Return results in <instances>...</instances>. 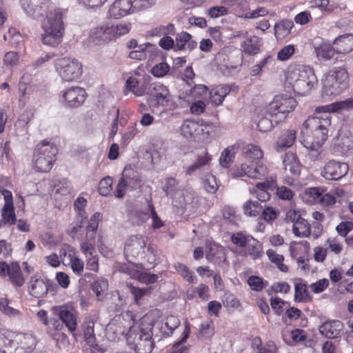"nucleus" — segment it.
Returning <instances> with one entry per match:
<instances>
[{"mask_svg": "<svg viewBox=\"0 0 353 353\" xmlns=\"http://www.w3.org/2000/svg\"><path fill=\"white\" fill-rule=\"evenodd\" d=\"M51 0H20V6L26 15L34 20H40L46 16L42 23L43 44L56 46L61 43L64 33L63 18L67 10L55 8L50 10Z\"/></svg>", "mask_w": 353, "mask_h": 353, "instance_id": "nucleus-1", "label": "nucleus"}, {"mask_svg": "<svg viewBox=\"0 0 353 353\" xmlns=\"http://www.w3.org/2000/svg\"><path fill=\"white\" fill-rule=\"evenodd\" d=\"M316 83L314 72L308 65H299L290 69L286 74L285 85L292 88L299 95L308 94Z\"/></svg>", "mask_w": 353, "mask_h": 353, "instance_id": "nucleus-2", "label": "nucleus"}, {"mask_svg": "<svg viewBox=\"0 0 353 353\" xmlns=\"http://www.w3.org/2000/svg\"><path fill=\"white\" fill-rule=\"evenodd\" d=\"M58 149L50 141L44 140L37 145L33 157V168L39 172H49L56 161Z\"/></svg>", "mask_w": 353, "mask_h": 353, "instance_id": "nucleus-3", "label": "nucleus"}, {"mask_svg": "<svg viewBox=\"0 0 353 353\" xmlns=\"http://www.w3.org/2000/svg\"><path fill=\"white\" fill-rule=\"evenodd\" d=\"M152 336L150 329L134 325L130 327L127 334V343L137 353H150L154 345Z\"/></svg>", "mask_w": 353, "mask_h": 353, "instance_id": "nucleus-4", "label": "nucleus"}, {"mask_svg": "<svg viewBox=\"0 0 353 353\" xmlns=\"http://www.w3.org/2000/svg\"><path fill=\"white\" fill-rule=\"evenodd\" d=\"M347 83L346 70L335 68L330 70L323 79V95L332 97L340 94L347 87Z\"/></svg>", "mask_w": 353, "mask_h": 353, "instance_id": "nucleus-5", "label": "nucleus"}, {"mask_svg": "<svg viewBox=\"0 0 353 353\" xmlns=\"http://www.w3.org/2000/svg\"><path fill=\"white\" fill-rule=\"evenodd\" d=\"M296 106L294 98L285 95L279 94L265 107V112H269L270 117L274 118V123L278 124L287 117Z\"/></svg>", "mask_w": 353, "mask_h": 353, "instance_id": "nucleus-6", "label": "nucleus"}, {"mask_svg": "<svg viewBox=\"0 0 353 353\" xmlns=\"http://www.w3.org/2000/svg\"><path fill=\"white\" fill-rule=\"evenodd\" d=\"M55 69L60 77L65 81L78 79L82 74V65L75 59L63 57L57 59Z\"/></svg>", "mask_w": 353, "mask_h": 353, "instance_id": "nucleus-7", "label": "nucleus"}, {"mask_svg": "<svg viewBox=\"0 0 353 353\" xmlns=\"http://www.w3.org/2000/svg\"><path fill=\"white\" fill-rule=\"evenodd\" d=\"M146 239L141 234L133 235L125 243L124 252L127 259H142L146 249Z\"/></svg>", "mask_w": 353, "mask_h": 353, "instance_id": "nucleus-8", "label": "nucleus"}, {"mask_svg": "<svg viewBox=\"0 0 353 353\" xmlns=\"http://www.w3.org/2000/svg\"><path fill=\"white\" fill-rule=\"evenodd\" d=\"M148 94L149 100L154 101L157 105L167 106L172 101V96L168 88L161 83L155 82L150 84Z\"/></svg>", "mask_w": 353, "mask_h": 353, "instance_id": "nucleus-9", "label": "nucleus"}, {"mask_svg": "<svg viewBox=\"0 0 353 353\" xmlns=\"http://www.w3.org/2000/svg\"><path fill=\"white\" fill-rule=\"evenodd\" d=\"M349 170L346 163L330 160L326 163L321 171V175L327 180H339L345 176Z\"/></svg>", "mask_w": 353, "mask_h": 353, "instance_id": "nucleus-10", "label": "nucleus"}, {"mask_svg": "<svg viewBox=\"0 0 353 353\" xmlns=\"http://www.w3.org/2000/svg\"><path fill=\"white\" fill-rule=\"evenodd\" d=\"M315 116L310 117L303 123L302 129L316 130H328L331 125V115L327 111H317Z\"/></svg>", "mask_w": 353, "mask_h": 353, "instance_id": "nucleus-11", "label": "nucleus"}, {"mask_svg": "<svg viewBox=\"0 0 353 353\" xmlns=\"http://www.w3.org/2000/svg\"><path fill=\"white\" fill-rule=\"evenodd\" d=\"M193 200V193L185 189H177L172 196V204L179 210L178 213H183L186 210L192 211Z\"/></svg>", "mask_w": 353, "mask_h": 353, "instance_id": "nucleus-12", "label": "nucleus"}, {"mask_svg": "<svg viewBox=\"0 0 353 353\" xmlns=\"http://www.w3.org/2000/svg\"><path fill=\"white\" fill-rule=\"evenodd\" d=\"M268 174V168L261 163H242L237 169L236 175L237 176H247L253 179H263Z\"/></svg>", "mask_w": 353, "mask_h": 353, "instance_id": "nucleus-13", "label": "nucleus"}, {"mask_svg": "<svg viewBox=\"0 0 353 353\" xmlns=\"http://www.w3.org/2000/svg\"><path fill=\"white\" fill-rule=\"evenodd\" d=\"M328 130H316L302 129V141L303 146L306 148H321L327 137Z\"/></svg>", "mask_w": 353, "mask_h": 353, "instance_id": "nucleus-14", "label": "nucleus"}, {"mask_svg": "<svg viewBox=\"0 0 353 353\" xmlns=\"http://www.w3.org/2000/svg\"><path fill=\"white\" fill-rule=\"evenodd\" d=\"M0 194L3 196L5 203L1 209V219L0 222L2 225H13L16 223V214L12 202V194L10 191L1 189Z\"/></svg>", "mask_w": 353, "mask_h": 353, "instance_id": "nucleus-15", "label": "nucleus"}, {"mask_svg": "<svg viewBox=\"0 0 353 353\" xmlns=\"http://www.w3.org/2000/svg\"><path fill=\"white\" fill-rule=\"evenodd\" d=\"M135 12L132 0H116L110 6L108 12L111 17L119 19Z\"/></svg>", "mask_w": 353, "mask_h": 353, "instance_id": "nucleus-16", "label": "nucleus"}, {"mask_svg": "<svg viewBox=\"0 0 353 353\" xmlns=\"http://www.w3.org/2000/svg\"><path fill=\"white\" fill-rule=\"evenodd\" d=\"M85 96V91L82 88L72 87L63 92L62 97L69 107L76 108L83 103Z\"/></svg>", "mask_w": 353, "mask_h": 353, "instance_id": "nucleus-17", "label": "nucleus"}, {"mask_svg": "<svg viewBox=\"0 0 353 353\" xmlns=\"http://www.w3.org/2000/svg\"><path fill=\"white\" fill-rule=\"evenodd\" d=\"M109 26L103 25L92 28L89 34V43L93 45H103L112 40Z\"/></svg>", "mask_w": 353, "mask_h": 353, "instance_id": "nucleus-18", "label": "nucleus"}, {"mask_svg": "<svg viewBox=\"0 0 353 353\" xmlns=\"http://www.w3.org/2000/svg\"><path fill=\"white\" fill-rule=\"evenodd\" d=\"M343 327V323L339 320L327 321L319 327V332L327 339H336L341 336Z\"/></svg>", "mask_w": 353, "mask_h": 353, "instance_id": "nucleus-19", "label": "nucleus"}, {"mask_svg": "<svg viewBox=\"0 0 353 353\" xmlns=\"http://www.w3.org/2000/svg\"><path fill=\"white\" fill-rule=\"evenodd\" d=\"M30 283V294L36 298H41L48 293L51 281L33 276L31 278Z\"/></svg>", "mask_w": 353, "mask_h": 353, "instance_id": "nucleus-20", "label": "nucleus"}, {"mask_svg": "<svg viewBox=\"0 0 353 353\" xmlns=\"http://www.w3.org/2000/svg\"><path fill=\"white\" fill-rule=\"evenodd\" d=\"M157 47L150 43H145L138 46V49L132 50L129 53V57L132 59L144 60L148 58H152L156 52Z\"/></svg>", "mask_w": 353, "mask_h": 353, "instance_id": "nucleus-21", "label": "nucleus"}, {"mask_svg": "<svg viewBox=\"0 0 353 353\" xmlns=\"http://www.w3.org/2000/svg\"><path fill=\"white\" fill-rule=\"evenodd\" d=\"M211 161L212 156L206 150L201 151L196 155L194 162L187 168L185 171L186 174L192 175L205 166L209 165Z\"/></svg>", "mask_w": 353, "mask_h": 353, "instance_id": "nucleus-22", "label": "nucleus"}, {"mask_svg": "<svg viewBox=\"0 0 353 353\" xmlns=\"http://www.w3.org/2000/svg\"><path fill=\"white\" fill-rule=\"evenodd\" d=\"M59 316L62 322L68 327V330L72 333V336H75V330L77 325V317L74 311L66 307H61L59 310Z\"/></svg>", "mask_w": 353, "mask_h": 353, "instance_id": "nucleus-23", "label": "nucleus"}, {"mask_svg": "<svg viewBox=\"0 0 353 353\" xmlns=\"http://www.w3.org/2000/svg\"><path fill=\"white\" fill-rule=\"evenodd\" d=\"M276 186L275 179L270 176L263 183H258L256 185L255 194L258 201L264 202L270 197L269 190H273Z\"/></svg>", "mask_w": 353, "mask_h": 353, "instance_id": "nucleus-24", "label": "nucleus"}, {"mask_svg": "<svg viewBox=\"0 0 353 353\" xmlns=\"http://www.w3.org/2000/svg\"><path fill=\"white\" fill-rule=\"evenodd\" d=\"M336 53L347 54L353 50V34H346L339 36L333 41Z\"/></svg>", "mask_w": 353, "mask_h": 353, "instance_id": "nucleus-25", "label": "nucleus"}, {"mask_svg": "<svg viewBox=\"0 0 353 353\" xmlns=\"http://www.w3.org/2000/svg\"><path fill=\"white\" fill-rule=\"evenodd\" d=\"M296 139V131L294 130H288L283 132V134L278 138L275 149L279 152L285 148L291 147Z\"/></svg>", "mask_w": 353, "mask_h": 353, "instance_id": "nucleus-26", "label": "nucleus"}, {"mask_svg": "<svg viewBox=\"0 0 353 353\" xmlns=\"http://www.w3.org/2000/svg\"><path fill=\"white\" fill-rule=\"evenodd\" d=\"M353 108V98H350L344 101L335 102L332 104L319 106L316 108L317 111H327L331 114L332 112L338 110H350Z\"/></svg>", "mask_w": 353, "mask_h": 353, "instance_id": "nucleus-27", "label": "nucleus"}, {"mask_svg": "<svg viewBox=\"0 0 353 353\" xmlns=\"http://www.w3.org/2000/svg\"><path fill=\"white\" fill-rule=\"evenodd\" d=\"M265 107L258 114L257 128L262 132H267L273 128L274 118L270 117L269 112H265Z\"/></svg>", "mask_w": 353, "mask_h": 353, "instance_id": "nucleus-28", "label": "nucleus"}, {"mask_svg": "<svg viewBox=\"0 0 353 353\" xmlns=\"http://www.w3.org/2000/svg\"><path fill=\"white\" fill-rule=\"evenodd\" d=\"M283 164L285 170L289 171L294 174H297L300 172V163L296 154L289 152L285 154L283 159Z\"/></svg>", "mask_w": 353, "mask_h": 353, "instance_id": "nucleus-29", "label": "nucleus"}, {"mask_svg": "<svg viewBox=\"0 0 353 353\" xmlns=\"http://www.w3.org/2000/svg\"><path fill=\"white\" fill-rule=\"evenodd\" d=\"M230 91V89L227 85H219L212 89L210 92L212 103L215 105H221Z\"/></svg>", "mask_w": 353, "mask_h": 353, "instance_id": "nucleus-30", "label": "nucleus"}, {"mask_svg": "<svg viewBox=\"0 0 353 353\" xmlns=\"http://www.w3.org/2000/svg\"><path fill=\"white\" fill-rule=\"evenodd\" d=\"M8 276L10 281L17 286H21L25 282V279L21 272L20 266L17 263H12L10 264V270H8Z\"/></svg>", "mask_w": 353, "mask_h": 353, "instance_id": "nucleus-31", "label": "nucleus"}, {"mask_svg": "<svg viewBox=\"0 0 353 353\" xmlns=\"http://www.w3.org/2000/svg\"><path fill=\"white\" fill-rule=\"evenodd\" d=\"M180 325V320L173 316L170 315L165 319L163 323L160 327V331L165 336H170L172 334L173 331L176 329Z\"/></svg>", "mask_w": 353, "mask_h": 353, "instance_id": "nucleus-32", "label": "nucleus"}, {"mask_svg": "<svg viewBox=\"0 0 353 353\" xmlns=\"http://www.w3.org/2000/svg\"><path fill=\"white\" fill-rule=\"evenodd\" d=\"M92 290L95 294L98 301H102L106 294L108 289V280L104 278H100L94 281L92 285Z\"/></svg>", "mask_w": 353, "mask_h": 353, "instance_id": "nucleus-33", "label": "nucleus"}, {"mask_svg": "<svg viewBox=\"0 0 353 353\" xmlns=\"http://www.w3.org/2000/svg\"><path fill=\"white\" fill-rule=\"evenodd\" d=\"M314 51L318 57L328 61L333 57L336 48L330 43H323L319 46H315Z\"/></svg>", "mask_w": 353, "mask_h": 353, "instance_id": "nucleus-34", "label": "nucleus"}, {"mask_svg": "<svg viewBox=\"0 0 353 353\" xmlns=\"http://www.w3.org/2000/svg\"><path fill=\"white\" fill-rule=\"evenodd\" d=\"M323 193V188L313 187L306 188L303 192V198L305 202L319 204L321 195Z\"/></svg>", "mask_w": 353, "mask_h": 353, "instance_id": "nucleus-35", "label": "nucleus"}, {"mask_svg": "<svg viewBox=\"0 0 353 353\" xmlns=\"http://www.w3.org/2000/svg\"><path fill=\"white\" fill-rule=\"evenodd\" d=\"M84 327V339L86 343L90 346L93 350L92 353H94L95 350H98V345L96 343V337L94 331V322L89 320Z\"/></svg>", "mask_w": 353, "mask_h": 353, "instance_id": "nucleus-36", "label": "nucleus"}, {"mask_svg": "<svg viewBox=\"0 0 353 353\" xmlns=\"http://www.w3.org/2000/svg\"><path fill=\"white\" fill-rule=\"evenodd\" d=\"M294 24L290 20H283L274 25V34L277 39H281L287 37Z\"/></svg>", "mask_w": 353, "mask_h": 353, "instance_id": "nucleus-37", "label": "nucleus"}, {"mask_svg": "<svg viewBox=\"0 0 353 353\" xmlns=\"http://www.w3.org/2000/svg\"><path fill=\"white\" fill-rule=\"evenodd\" d=\"M292 231L295 236L304 238L310 234V225L307 221L303 217L294 225H292Z\"/></svg>", "mask_w": 353, "mask_h": 353, "instance_id": "nucleus-38", "label": "nucleus"}, {"mask_svg": "<svg viewBox=\"0 0 353 353\" xmlns=\"http://www.w3.org/2000/svg\"><path fill=\"white\" fill-rule=\"evenodd\" d=\"M246 247V252L253 259L261 258L263 254L262 244L252 237Z\"/></svg>", "mask_w": 353, "mask_h": 353, "instance_id": "nucleus-39", "label": "nucleus"}, {"mask_svg": "<svg viewBox=\"0 0 353 353\" xmlns=\"http://www.w3.org/2000/svg\"><path fill=\"white\" fill-rule=\"evenodd\" d=\"M201 126L193 120H186L181 125V130L183 135L187 138L199 134Z\"/></svg>", "mask_w": 353, "mask_h": 353, "instance_id": "nucleus-40", "label": "nucleus"}, {"mask_svg": "<svg viewBox=\"0 0 353 353\" xmlns=\"http://www.w3.org/2000/svg\"><path fill=\"white\" fill-rule=\"evenodd\" d=\"M175 32V28L173 24L169 23L166 26H159L153 28L147 32V35L150 37H161L167 35H173Z\"/></svg>", "mask_w": 353, "mask_h": 353, "instance_id": "nucleus-41", "label": "nucleus"}, {"mask_svg": "<svg viewBox=\"0 0 353 353\" xmlns=\"http://www.w3.org/2000/svg\"><path fill=\"white\" fill-rule=\"evenodd\" d=\"M190 327L188 324L185 325V329L183 332L182 339L176 342L172 347L170 353H188L189 346L183 345V343L186 341L190 334Z\"/></svg>", "mask_w": 353, "mask_h": 353, "instance_id": "nucleus-42", "label": "nucleus"}, {"mask_svg": "<svg viewBox=\"0 0 353 353\" xmlns=\"http://www.w3.org/2000/svg\"><path fill=\"white\" fill-rule=\"evenodd\" d=\"M176 271L188 283H195L196 277L193 276V272L184 264L175 263L174 265Z\"/></svg>", "mask_w": 353, "mask_h": 353, "instance_id": "nucleus-43", "label": "nucleus"}, {"mask_svg": "<svg viewBox=\"0 0 353 353\" xmlns=\"http://www.w3.org/2000/svg\"><path fill=\"white\" fill-rule=\"evenodd\" d=\"M110 36L112 39H117L123 35L128 34L130 29V23H118L116 25L109 26Z\"/></svg>", "mask_w": 353, "mask_h": 353, "instance_id": "nucleus-44", "label": "nucleus"}, {"mask_svg": "<svg viewBox=\"0 0 353 353\" xmlns=\"http://www.w3.org/2000/svg\"><path fill=\"white\" fill-rule=\"evenodd\" d=\"M259 38L256 36L250 37L243 43V49L245 53L256 54L260 49Z\"/></svg>", "mask_w": 353, "mask_h": 353, "instance_id": "nucleus-45", "label": "nucleus"}, {"mask_svg": "<svg viewBox=\"0 0 353 353\" xmlns=\"http://www.w3.org/2000/svg\"><path fill=\"white\" fill-rule=\"evenodd\" d=\"M125 88L137 97H141L145 93V89L139 86V81L136 77H130L128 78L125 82Z\"/></svg>", "mask_w": 353, "mask_h": 353, "instance_id": "nucleus-46", "label": "nucleus"}, {"mask_svg": "<svg viewBox=\"0 0 353 353\" xmlns=\"http://www.w3.org/2000/svg\"><path fill=\"white\" fill-rule=\"evenodd\" d=\"M263 206L258 201H248L243 205L244 213L250 216H256L261 214Z\"/></svg>", "mask_w": 353, "mask_h": 353, "instance_id": "nucleus-47", "label": "nucleus"}, {"mask_svg": "<svg viewBox=\"0 0 353 353\" xmlns=\"http://www.w3.org/2000/svg\"><path fill=\"white\" fill-rule=\"evenodd\" d=\"M142 266L138 263H128L121 264L119 266V271L130 276L131 278L137 279L138 274Z\"/></svg>", "mask_w": 353, "mask_h": 353, "instance_id": "nucleus-48", "label": "nucleus"}, {"mask_svg": "<svg viewBox=\"0 0 353 353\" xmlns=\"http://www.w3.org/2000/svg\"><path fill=\"white\" fill-rule=\"evenodd\" d=\"M267 255L270 260L274 263L281 271L286 272L288 270L287 265L283 264L284 257L281 254H277L272 250H268Z\"/></svg>", "mask_w": 353, "mask_h": 353, "instance_id": "nucleus-49", "label": "nucleus"}, {"mask_svg": "<svg viewBox=\"0 0 353 353\" xmlns=\"http://www.w3.org/2000/svg\"><path fill=\"white\" fill-rule=\"evenodd\" d=\"M214 334L213 323L210 322L203 323L200 325L198 338L200 339H210Z\"/></svg>", "mask_w": 353, "mask_h": 353, "instance_id": "nucleus-50", "label": "nucleus"}, {"mask_svg": "<svg viewBox=\"0 0 353 353\" xmlns=\"http://www.w3.org/2000/svg\"><path fill=\"white\" fill-rule=\"evenodd\" d=\"M244 154L247 158L252 159H259L263 157V152L261 148L256 145L249 144L244 148Z\"/></svg>", "mask_w": 353, "mask_h": 353, "instance_id": "nucleus-51", "label": "nucleus"}, {"mask_svg": "<svg viewBox=\"0 0 353 353\" xmlns=\"http://www.w3.org/2000/svg\"><path fill=\"white\" fill-rule=\"evenodd\" d=\"M233 149V147L227 148L224 149L221 152V157L219 158V163L222 167L228 168L234 159V153L232 152Z\"/></svg>", "mask_w": 353, "mask_h": 353, "instance_id": "nucleus-52", "label": "nucleus"}, {"mask_svg": "<svg viewBox=\"0 0 353 353\" xmlns=\"http://www.w3.org/2000/svg\"><path fill=\"white\" fill-rule=\"evenodd\" d=\"M112 185V179L111 177H105L99 183L98 190L101 195L108 196L111 190Z\"/></svg>", "mask_w": 353, "mask_h": 353, "instance_id": "nucleus-53", "label": "nucleus"}, {"mask_svg": "<svg viewBox=\"0 0 353 353\" xmlns=\"http://www.w3.org/2000/svg\"><path fill=\"white\" fill-rule=\"evenodd\" d=\"M20 55L14 51H10L6 53L3 57V63L5 65L11 68L17 65L19 63Z\"/></svg>", "mask_w": 353, "mask_h": 353, "instance_id": "nucleus-54", "label": "nucleus"}, {"mask_svg": "<svg viewBox=\"0 0 353 353\" xmlns=\"http://www.w3.org/2000/svg\"><path fill=\"white\" fill-rule=\"evenodd\" d=\"M151 288H135L130 287V292L134 296V301L137 304H139L140 301L147 295H149L150 293Z\"/></svg>", "mask_w": 353, "mask_h": 353, "instance_id": "nucleus-55", "label": "nucleus"}, {"mask_svg": "<svg viewBox=\"0 0 353 353\" xmlns=\"http://www.w3.org/2000/svg\"><path fill=\"white\" fill-rule=\"evenodd\" d=\"M248 283L252 290L258 292L265 288L267 282L264 283L259 276H251L248 279Z\"/></svg>", "mask_w": 353, "mask_h": 353, "instance_id": "nucleus-56", "label": "nucleus"}, {"mask_svg": "<svg viewBox=\"0 0 353 353\" xmlns=\"http://www.w3.org/2000/svg\"><path fill=\"white\" fill-rule=\"evenodd\" d=\"M295 48L294 45L290 44L282 48L277 53V59L279 61H286L289 59L294 53Z\"/></svg>", "mask_w": 353, "mask_h": 353, "instance_id": "nucleus-57", "label": "nucleus"}, {"mask_svg": "<svg viewBox=\"0 0 353 353\" xmlns=\"http://www.w3.org/2000/svg\"><path fill=\"white\" fill-rule=\"evenodd\" d=\"M252 237V236H247L242 232H237L232 234L231 241L234 244L239 247H245Z\"/></svg>", "mask_w": 353, "mask_h": 353, "instance_id": "nucleus-58", "label": "nucleus"}, {"mask_svg": "<svg viewBox=\"0 0 353 353\" xmlns=\"http://www.w3.org/2000/svg\"><path fill=\"white\" fill-rule=\"evenodd\" d=\"M203 185L205 190L212 194L215 193L218 189L216 179L212 174H208L206 176L203 181Z\"/></svg>", "mask_w": 353, "mask_h": 353, "instance_id": "nucleus-59", "label": "nucleus"}, {"mask_svg": "<svg viewBox=\"0 0 353 353\" xmlns=\"http://www.w3.org/2000/svg\"><path fill=\"white\" fill-rule=\"evenodd\" d=\"M190 39H192V36L186 32H181L177 34L176 37V48L177 50H185L186 44Z\"/></svg>", "mask_w": 353, "mask_h": 353, "instance_id": "nucleus-60", "label": "nucleus"}, {"mask_svg": "<svg viewBox=\"0 0 353 353\" xmlns=\"http://www.w3.org/2000/svg\"><path fill=\"white\" fill-rule=\"evenodd\" d=\"M158 275L154 274L148 273L146 272L142 271L140 270L138 276L137 277V280L140 281L141 283L145 284H152L154 283L158 280Z\"/></svg>", "mask_w": 353, "mask_h": 353, "instance_id": "nucleus-61", "label": "nucleus"}, {"mask_svg": "<svg viewBox=\"0 0 353 353\" xmlns=\"http://www.w3.org/2000/svg\"><path fill=\"white\" fill-rule=\"evenodd\" d=\"M170 66L165 62L157 64L152 68L151 72L154 77H163L168 72Z\"/></svg>", "mask_w": 353, "mask_h": 353, "instance_id": "nucleus-62", "label": "nucleus"}, {"mask_svg": "<svg viewBox=\"0 0 353 353\" xmlns=\"http://www.w3.org/2000/svg\"><path fill=\"white\" fill-rule=\"evenodd\" d=\"M225 2L236 12L247 10L248 8V3L246 0H225Z\"/></svg>", "mask_w": 353, "mask_h": 353, "instance_id": "nucleus-63", "label": "nucleus"}, {"mask_svg": "<svg viewBox=\"0 0 353 353\" xmlns=\"http://www.w3.org/2000/svg\"><path fill=\"white\" fill-rule=\"evenodd\" d=\"M150 217L148 212L143 211L136 212L130 217V222L133 225H139L143 224Z\"/></svg>", "mask_w": 353, "mask_h": 353, "instance_id": "nucleus-64", "label": "nucleus"}]
</instances>
